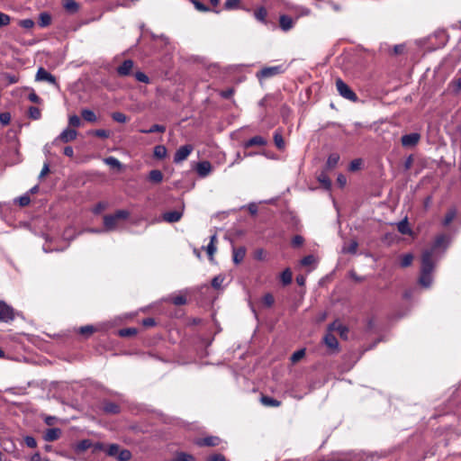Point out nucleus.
Here are the masks:
<instances>
[{
    "label": "nucleus",
    "mask_w": 461,
    "mask_h": 461,
    "mask_svg": "<svg viewBox=\"0 0 461 461\" xmlns=\"http://www.w3.org/2000/svg\"><path fill=\"white\" fill-rule=\"evenodd\" d=\"M450 239L446 234H438L429 249L422 251L421 266L419 283L424 287H429L432 283V272L435 261L438 260L447 249Z\"/></svg>",
    "instance_id": "1"
},
{
    "label": "nucleus",
    "mask_w": 461,
    "mask_h": 461,
    "mask_svg": "<svg viewBox=\"0 0 461 461\" xmlns=\"http://www.w3.org/2000/svg\"><path fill=\"white\" fill-rule=\"evenodd\" d=\"M130 216V212L126 210H118L113 214H106L104 216V226L106 230H113L116 228L119 220H126Z\"/></svg>",
    "instance_id": "2"
},
{
    "label": "nucleus",
    "mask_w": 461,
    "mask_h": 461,
    "mask_svg": "<svg viewBox=\"0 0 461 461\" xmlns=\"http://www.w3.org/2000/svg\"><path fill=\"white\" fill-rule=\"evenodd\" d=\"M336 87L339 94L344 98L353 102L357 100V94L341 78L336 80Z\"/></svg>",
    "instance_id": "3"
},
{
    "label": "nucleus",
    "mask_w": 461,
    "mask_h": 461,
    "mask_svg": "<svg viewBox=\"0 0 461 461\" xmlns=\"http://www.w3.org/2000/svg\"><path fill=\"white\" fill-rule=\"evenodd\" d=\"M285 72V68L282 65L273 66V67H266L263 68L257 73V77L259 80L269 78L275 77L276 75H280Z\"/></svg>",
    "instance_id": "4"
},
{
    "label": "nucleus",
    "mask_w": 461,
    "mask_h": 461,
    "mask_svg": "<svg viewBox=\"0 0 461 461\" xmlns=\"http://www.w3.org/2000/svg\"><path fill=\"white\" fill-rule=\"evenodd\" d=\"M15 318L14 309L5 301L0 300V321L10 322Z\"/></svg>",
    "instance_id": "5"
},
{
    "label": "nucleus",
    "mask_w": 461,
    "mask_h": 461,
    "mask_svg": "<svg viewBox=\"0 0 461 461\" xmlns=\"http://www.w3.org/2000/svg\"><path fill=\"white\" fill-rule=\"evenodd\" d=\"M194 150V147L191 144H185L176 149L174 156V163L178 164L187 158V157Z\"/></svg>",
    "instance_id": "6"
},
{
    "label": "nucleus",
    "mask_w": 461,
    "mask_h": 461,
    "mask_svg": "<svg viewBox=\"0 0 461 461\" xmlns=\"http://www.w3.org/2000/svg\"><path fill=\"white\" fill-rule=\"evenodd\" d=\"M77 136V131L75 129L68 127L53 140V144H57L58 142H70L76 140Z\"/></svg>",
    "instance_id": "7"
},
{
    "label": "nucleus",
    "mask_w": 461,
    "mask_h": 461,
    "mask_svg": "<svg viewBox=\"0 0 461 461\" xmlns=\"http://www.w3.org/2000/svg\"><path fill=\"white\" fill-rule=\"evenodd\" d=\"M221 438L218 436H206L195 439L194 444L200 447H217L221 443Z\"/></svg>",
    "instance_id": "8"
},
{
    "label": "nucleus",
    "mask_w": 461,
    "mask_h": 461,
    "mask_svg": "<svg viewBox=\"0 0 461 461\" xmlns=\"http://www.w3.org/2000/svg\"><path fill=\"white\" fill-rule=\"evenodd\" d=\"M420 140V134L418 132H412L410 134L402 135L401 138V143L405 148L415 147Z\"/></svg>",
    "instance_id": "9"
},
{
    "label": "nucleus",
    "mask_w": 461,
    "mask_h": 461,
    "mask_svg": "<svg viewBox=\"0 0 461 461\" xmlns=\"http://www.w3.org/2000/svg\"><path fill=\"white\" fill-rule=\"evenodd\" d=\"M36 80L37 81H46L52 86H58V81L56 77L47 71L44 68H40L36 73Z\"/></svg>",
    "instance_id": "10"
},
{
    "label": "nucleus",
    "mask_w": 461,
    "mask_h": 461,
    "mask_svg": "<svg viewBox=\"0 0 461 461\" xmlns=\"http://www.w3.org/2000/svg\"><path fill=\"white\" fill-rule=\"evenodd\" d=\"M184 213V205H182L180 210L169 211L166 212L162 214V219L166 222L175 223L181 220Z\"/></svg>",
    "instance_id": "11"
},
{
    "label": "nucleus",
    "mask_w": 461,
    "mask_h": 461,
    "mask_svg": "<svg viewBox=\"0 0 461 461\" xmlns=\"http://www.w3.org/2000/svg\"><path fill=\"white\" fill-rule=\"evenodd\" d=\"M133 67L134 62L131 59H125L119 67H117L116 72L120 77H128L131 75Z\"/></svg>",
    "instance_id": "12"
},
{
    "label": "nucleus",
    "mask_w": 461,
    "mask_h": 461,
    "mask_svg": "<svg viewBox=\"0 0 461 461\" xmlns=\"http://www.w3.org/2000/svg\"><path fill=\"white\" fill-rule=\"evenodd\" d=\"M195 170L199 176L205 177L212 172V167L211 162L203 160L196 164Z\"/></svg>",
    "instance_id": "13"
},
{
    "label": "nucleus",
    "mask_w": 461,
    "mask_h": 461,
    "mask_svg": "<svg viewBox=\"0 0 461 461\" xmlns=\"http://www.w3.org/2000/svg\"><path fill=\"white\" fill-rule=\"evenodd\" d=\"M328 330L329 331H338L341 339H347L348 338V328L337 321L329 324Z\"/></svg>",
    "instance_id": "14"
},
{
    "label": "nucleus",
    "mask_w": 461,
    "mask_h": 461,
    "mask_svg": "<svg viewBox=\"0 0 461 461\" xmlns=\"http://www.w3.org/2000/svg\"><path fill=\"white\" fill-rule=\"evenodd\" d=\"M267 143V141L265 138H263L262 136L257 135V136H254V137L250 138L249 140H246L244 142L243 146L245 149H249L253 146L263 147V146H266Z\"/></svg>",
    "instance_id": "15"
},
{
    "label": "nucleus",
    "mask_w": 461,
    "mask_h": 461,
    "mask_svg": "<svg viewBox=\"0 0 461 461\" xmlns=\"http://www.w3.org/2000/svg\"><path fill=\"white\" fill-rule=\"evenodd\" d=\"M294 25L293 18L287 14H282L279 17V26L284 32H288Z\"/></svg>",
    "instance_id": "16"
},
{
    "label": "nucleus",
    "mask_w": 461,
    "mask_h": 461,
    "mask_svg": "<svg viewBox=\"0 0 461 461\" xmlns=\"http://www.w3.org/2000/svg\"><path fill=\"white\" fill-rule=\"evenodd\" d=\"M103 411L107 414H118L121 411V407L118 403L111 401H105L103 403Z\"/></svg>",
    "instance_id": "17"
},
{
    "label": "nucleus",
    "mask_w": 461,
    "mask_h": 461,
    "mask_svg": "<svg viewBox=\"0 0 461 461\" xmlns=\"http://www.w3.org/2000/svg\"><path fill=\"white\" fill-rule=\"evenodd\" d=\"M93 442L90 439H82L76 443L73 447L77 454H82L90 447H92Z\"/></svg>",
    "instance_id": "18"
},
{
    "label": "nucleus",
    "mask_w": 461,
    "mask_h": 461,
    "mask_svg": "<svg viewBox=\"0 0 461 461\" xmlns=\"http://www.w3.org/2000/svg\"><path fill=\"white\" fill-rule=\"evenodd\" d=\"M246 256V248L239 247L233 248L232 259L235 265L241 263Z\"/></svg>",
    "instance_id": "19"
},
{
    "label": "nucleus",
    "mask_w": 461,
    "mask_h": 461,
    "mask_svg": "<svg viewBox=\"0 0 461 461\" xmlns=\"http://www.w3.org/2000/svg\"><path fill=\"white\" fill-rule=\"evenodd\" d=\"M397 230L402 235L411 236L413 234V231L409 225L407 217L397 223Z\"/></svg>",
    "instance_id": "20"
},
{
    "label": "nucleus",
    "mask_w": 461,
    "mask_h": 461,
    "mask_svg": "<svg viewBox=\"0 0 461 461\" xmlns=\"http://www.w3.org/2000/svg\"><path fill=\"white\" fill-rule=\"evenodd\" d=\"M61 435V429H59V428H52V429H47L45 435H44V439L46 441H55L57 439L59 438Z\"/></svg>",
    "instance_id": "21"
},
{
    "label": "nucleus",
    "mask_w": 461,
    "mask_h": 461,
    "mask_svg": "<svg viewBox=\"0 0 461 461\" xmlns=\"http://www.w3.org/2000/svg\"><path fill=\"white\" fill-rule=\"evenodd\" d=\"M339 158L340 157L338 153L330 154L325 164V169L331 170L335 168L339 161Z\"/></svg>",
    "instance_id": "22"
},
{
    "label": "nucleus",
    "mask_w": 461,
    "mask_h": 461,
    "mask_svg": "<svg viewBox=\"0 0 461 461\" xmlns=\"http://www.w3.org/2000/svg\"><path fill=\"white\" fill-rule=\"evenodd\" d=\"M223 8L227 11L243 9V10L249 12V8L242 7L240 0H226L223 5Z\"/></svg>",
    "instance_id": "23"
},
{
    "label": "nucleus",
    "mask_w": 461,
    "mask_h": 461,
    "mask_svg": "<svg viewBox=\"0 0 461 461\" xmlns=\"http://www.w3.org/2000/svg\"><path fill=\"white\" fill-rule=\"evenodd\" d=\"M163 180V173L159 169H153L149 173L148 181L152 184H159Z\"/></svg>",
    "instance_id": "24"
},
{
    "label": "nucleus",
    "mask_w": 461,
    "mask_h": 461,
    "mask_svg": "<svg viewBox=\"0 0 461 461\" xmlns=\"http://www.w3.org/2000/svg\"><path fill=\"white\" fill-rule=\"evenodd\" d=\"M260 402L264 406L267 407H278L281 405L280 401L267 395H262Z\"/></svg>",
    "instance_id": "25"
},
{
    "label": "nucleus",
    "mask_w": 461,
    "mask_h": 461,
    "mask_svg": "<svg viewBox=\"0 0 461 461\" xmlns=\"http://www.w3.org/2000/svg\"><path fill=\"white\" fill-rule=\"evenodd\" d=\"M324 343L327 345L328 348H332V349H336L338 348L339 347V342H338V339L337 338L331 334L330 332H328L325 336H324Z\"/></svg>",
    "instance_id": "26"
},
{
    "label": "nucleus",
    "mask_w": 461,
    "mask_h": 461,
    "mask_svg": "<svg viewBox=\"0 0 461 461\" xmlns=\"http://www.w3.org/2000/svg\"><path fill=\"white\" fill-rule=\"evenodd\" d=\"M254 16L258 22L267 24V11L264 6L257 8L254 11Z\"/></svg>",
    "instance_id": "27"
},
{
    "label": "nucleus",
    "mask_w": 461,
    "mask_h": 461,
    "mask_svg": "<svg viewBox=\"0 0 461 461\" xmlns=\"http://www.w3.org/2000/svg\"><path fill=\"white\" fill-rule=\"evenodd\" d=\"M38 23L41 28L48 27L51 23V15L47 12L41 13Z\"/></svg>",
    "instance_id": "28"
},
{
    "label": "nucleus",
    "mask_w": 461,
    "mask_h": 461,
    "mask_svg": "<svg viewBox=\"0 0 461 461\" xmlns=\"http://www.w3.org/2000/svg\"><path fill=\"white\" fill-rule=\"evenodd\" d=\"M63 7L71 14H75L79 10V5L75 0H64Z\"/></svg>",
    "instance_id": "29"
},
{
    "label": "nucleus",
    "mask_w": 461,
    "mask_h": 461,
    "mask_svg": "<svg viewBox=\"0 0 461 461\" xmlns=\"http://www.w3.org/2000/svg\"><path fill=\"white\" fill-rule=\"evenodd\" d=\"M138 330L133 327L123 328L118 330V335L122 338H130L137 335Z\"/></svg>",
    "instance_id": "30"
},
{
    "label": "nucleus",
    "mask_w": 461,
    "mask_h": 461,
    "mask_svg": "<svg viewBox=\"0 0 461 461\" xmlns=\"http://www.w3.org/2000/svg\"><path fill=\"white\" fill-rule=\"evenodd\" d=\"M167 150L164 145H157L154 148L153 155L158 159H164L167 157Z\"/></svg>",
    "instance_id": "31"
},
{
    "label": "nucleus",
    "mask_w": 461,
    "mask_h": 461,
    "mask_svg": "<svg viewBox=\"0 0 461 461\" xmlns=\"http://www.w3.org/2000/svg\"><path fill=\"white\" fill-rule=\"evenodd\" d=\"M81 116L88 122H95L97 121L95 113L90 109H83L81 111Z\"/></svg>",
    "instance_id": "32"
},
{
    "label": "nucleus",
    "mask_w": 461,
    "mask_h": 461,
    "mask_svg": "<svg viewBox=\"0 0 461 461\" xmlns=\"http://www.w3.org/2000/svg\"><path fill=\"white\" fill-rule=\"evenodd\" d=\"M413 255L411 253H406L400 257V266L402 268L408 267L412 264Z\"/></svg>",
    "instance_id": "33"
},
{
    "label": "nucleus",
    "mask_w": 461,
    "mask_h": 461,
    "mask_svg": "<svg viewBox=\"0 0 461 461\" xmlns=\"http://www.w3.org/2000/svg\"><path fill=\"white\" fill-rule=\"evenodd\" d=\"M165 131H166V127L164 125H161V124H153L149 129H140V132L146 133V134L154 133V132H161V133H163Z\"/></svg>",
    "instance_id": "34"
},
{
    "label": "nucleus",
    "mask_w": 461,
    "mask_h": 461,
    "mask_svg": "<svg viewBox=\"0 0 461 461\" xmlns=\"http://www.w3.org/2000/svg\"><path fill=\"white\" fill-rule=\"evenodd\" d=\"M274 141L276 148L280 150L284 149L285 147V143L284 138L282 136V132L280 131H276L274 132Z\"/></svg>",
    "instance_id": "35"
},
{
    "label": "nucleus",
    "mask_w": 461,
    "mask_h": 461,
    "mask_svg": "<svg viewBox=\"0 0 461 461\" xmlns=\"http://www.w3.org/2000/svg\"><path fill=\"white\" fill-rule=\"evenodd\" d=\"M281 282L284 285H288L292 283L293 274L290 268H285L280 276Z\"/></svg>",
    "instance_id": "36"
},
{
    "label": "nucleus",
    "mask_w": 461,
    "mask_h": 461,
    "mask_svg": "<svg viewBox=\"0 0 461 461\" xmlns=\"http://www.w3.org/2000/svg\"><path fill=\"white\" fill-rule=\"evenodd\" d=\"M456 208L449 209L444 217L442 224L444 226L449 225L453 221V220L456 218Z\"/></svg>",
    "instance_id": "37"
},
{
    "label": "nucleus",
    "mask_w": 461,
    "mask_h": 461,
    "mask_svg": "<svg viewBox=\"0 0 461 461\" xmlns=\"http://www.w3.org/2000/svg\"><path fill=\"white\" fill-rule=\"evenodd\" d=\"M318 181L324 186L326 189H330L331 187V181L329 177V176L325 172H321L318 176Z\"/></svg>",
    "instance_id": "38"
},
{
    "label": "nucleus",
    "mask_w": 461,
    "mask_h": 461,
    "mask_svg": "<svg viewBox=\"0 0 461 461\" xmlns=\"http://www.w3.org/2000/svg\"><path fill=\"white\" fill-rule=\"evenodd\" d=\"M449 88L454 94L457 95L461 91V77L454 78L449 83Z\"/></svg>",
    "instance_id": "39"
},
{
    "label": "nucleus",
    "mask_w": 461,
    "mask_h": 461,
    "mask_svg": "<svg viewBox=\"0 0 461 461\" xmlns=\"http://www.w3.org/2000/svg\"><path fill=\"white\" fill-rule=\"evenodd\" d=\"M358 243L356 240H351L347 246L342 249L343 253L356 254Z\"/></svg>",
    "instance_id": "40"
},
{
    "label": "nucleus",
    "mask_w": 461,
    "mask_h": 461,
    "mask_svg": "<svg viewBox=\"0 0 461 461\" xmlns=\"http://www.w3.org/2000/svg\"><path fill=\"white\" fill-rule=\"evenodd\" d=\"M119 461H129L131 458V453L130 450L123 448L119 449L118 455L115 457Z\"/></svg>",
    "instance_id": "41"
},
{
    "label": "nucleus",
    "mask_w": 461,
    "mask_h": 461,
    "mask_svg": "<svg viewBox=\"0 0 461 461\" xmlns=\"http://www.w3.org/2000/svg\"><path fill=\"white\" fill-rule=\"evenodd\" d=\"M95 331H96V328L93 325L82 326L79 328V330H78L79 334L86 336V337H89Z\"/></svg>",
    "instance_id": "42"
},
{
    "label": "nucleus",
    "mask_w": 461,
    "mask_h": 461,
    "mask_svg": "<svg viewBox=\"0 0 461 461\" xmlns=\"http://www.w3.org/2000/svg\"><path fill=\"white\" fill-rule=\"evenodd\" d=\"M120 449V446L118 444H111L105 448V453L109 456L116 457Z\"/></svg>",
    "instance_id": "43"
},
{
    "label": "nucleus",
    "mask_w": 461,
    "mask_h": 461,
    "mask_svg": "<svg viewBox=\"0 0 461 461\" xmlns=\"http://www.w3.org/2000/svg\"><path fill=\"white\" fill-rule=\"evenodd\" d=\"M169 301L176 306L184 305L187 302L186 297L182 294L172 296L170 297Z\"/></svg>",
    "instance_id": "44"
},
{
    "label": "nucleus",
    "mask_w": 461,
    "mask_h": 461,
    "mask_svg": "<svg viewBox=\"0 0 461 461\" xmlns=\"http://www.w3.org/2000/svg\"><path fill=\"white\" fill-rule=\"evenodd\" d=\"M262 303L267 308L272 307L275 303L273 294L270 293L265 294L264 296L262 297Z\"/></svg>",
    "instance_id": "45"
},
{
    "label": "nucleus",
    "mask_w": 461,
    "mask_h": 461,
    "mask_svg": "<svg viewBox=\"0 0 461 461\" xmlns=\"http://www.w3.org/2000/svg\"><path fill=\"white\" fill-rule=\"evenodd\" d=\"M29 117L32 120H39L41 116V110L36 106H30L28 110Z\"/></svg>",
    "instance_id": "46"
},
{
    "label": "nucleus",
    "mask_w": 461,
    "mask_h": 461,
    "mask_svg": "<svg viewBox=\"0 0 461 461\" xmlns=\"http://www.w3.org/2000/svg\"><path fill=\"white\" fill-rule=\"evenodd\" d=\"M224 279L225 277L223 276L218 275L212 279L211 285L214 289L219 290L221 288Z\"/></svg>",
    "instance_id": "47"
},
{
    "label": "nucleus",
    "mask_w": 461,
    "mask_h": 461,
    "mask_svg": "<svg viewBox=\"0 0 461 461\" xmlns=\"http://www.w3.org/2000/svg\"><path fill=\"white\" fill-rule=\"evenodd\" d=\"M304 356H305V348H301V349H298V350L294 351L292 354V356L290 357V360L293 363H296L299 360H301Z\"/></svg>",
    "instance_id": "48"
},
{
    "label": "nucleus",
    "mask_w": 461,
    "mask_h": 461,
    "mask_svg": "<svg viewBox=\"0 0 461 461\" xmlns=\"http://www.w3.org/2000/svg\"><path fill=\"white\" fill-rule=\"evenodd\" d=\"M215 240H216V235L214 234L211 237L210 243L206 247V251L210 258H212L213 254L216 252V247L214 245Z\"/></svg>",
    "instance_id": "49"
},
{
    "label": "nucleus",
    "mask_w": 461,
    "mask_h": 461,
    "mask_svg": "<svg viewBox=\"0 0 461 461\" xmlns=\"http://www.w3.org/2000/svg\"><path fill=\"white\" fill-rule=\"evenodd\" d=\"M112 118L114 122H120V123H125L128 121L127 116L121 112H114L112 113Z\"/></svg>",
    "instance_id": "50"
},
{
    "label": "nucleus",
    "mask_w": 461,
    "mask_h": 461,
    "mask_svg": "<svg viewBox=\"0 0 461 461\" xmlns=\"http://www.w3.org/2000/svg\"><path fill=\"white\" fill-rule=\"evenodd\" d=\"M104 162L112 167L121 169L122 163L114 157H108L104 159Z\"/></svg>",
    "instance_id": "51"
},
{
    "label": "nucleus",
    "mask_w": 461,
    "mask_h": 461,
    "mask_svg": "<svg viewBox=\"0 0 461 461\" xmlns=\"http://www.w3.org/2000/svg\"><path fill=\"white\" fill-rule=\"evenodd\" d=\"M205 461H229L226 456L221 453H213L206 456Z\"/></svg>",
    "instance_id": "52"
},
{
    "label": "nucleus",
    "mask_w": 461,
    "mask_h": 461,
    "mask_svg": "<svg viewBox=\"0 0 461 461\" xmlns=\"http://www.w3.org/2000/svg\"><path fill=\"white\" fill-rule=\"evenodd\" d=\"M192 4L195 7V9L199 12L206 13L209 12L211 9L206 5L203 4L199 0H191Z\"/></svg>",
    "instance_id": "53"
},
{
    "label": "nucleus",
    "mask_w": 461,
    "mask_h": 461,
    "mask_svg": "<svg viewBox=\"0 0 461 461\" xmlns=\"http://www.w3.org/2000/svg\"><path fill=\"white\" fill-rule=\"evenodd\" d=\"M68 124L71 127L78 128V127L81 126V120L76 114L70 115L69 118H68Z\"/></svg>",
    "instance_id": "54"
},
{
    "label": "nucleus",
    "mask_w": 461,
    "mask_h": 461,
    "mask_svg": "<svg viewBox=\"0 0 461 461\" xmlns=\"http://www.w3.org/2000/svg\"><path fill=\"white\" fill-rule=\"evenodd\" d=\"M4 79L7 82L8 85H13L18 82L19 77L14 74L5 73L3 74Z\"/></svg>",
    "instance_id": "55"
},
{
    "label": "nucleus",
    "mask_w": 461,
    "mask_h": 461,
    "mask_svg": "<svg viewBox=\"0 0 461 461\" xmlns=\"http://www.w3.org/2000/svg\"><path fill=\"white\" fill-rule=\"evenodd\" d=\"M303 243H304V238L301 235L294 236L291 240V245L294 248H299V247L303 246Z\"/></svg>",
    "instance_id": "56"
},
{
    "label": "nucleus",
    "mask_w": 461,
    "mask_h": 461,
    "mask_svg": "<svg viewBox=\"0 0 461 461\" xmlns=\"http://www.w3.org/2000/svg\"><path fill=\"white\" fill-rule=\"evenodd\" d=\"M134 77L139 82L145 83V84H149V77L144 72L137 71L134 74Z\"/></svg>",
    "instance_id": "57"
},
{
    "label": "nucleus",
    "mask_w": 461,
    "mask_h": 461,
    "mask_svg": "<svg viewBox=\"0 0 461 461\" xmlns=\"http://www.w3.org/2000/svg\"><path fill=\"white\" fill-rule=\"evenodd\" d=\"M19 25L23 29H32L35 25V23L32 19H23L19 21Z\"/></svg>",
    "instance_id": "58"
},
{
    "label": "nucleus",
    "mask_w": 461,
    "mask_h": 461,
    "mask_svg": "<svg viewBox=\"0 0 461 461\" xmlns=\"http://www.w3.org/2000/svg\"><path fill=\"white\" fill-rule=\"evenodd\" d=\"M11 122V113L8 112L0 113V123L4 126L8 125Z\"/></svg>",
    "instance_id": "59"
},
{
    "label": "nucleus",
    "mask_w": 461,
    "mask_h": 461,
    "mask_svg": "<svg viewBox=\"0 0 461 461\" xmlns=\"http://www.w3.org/2000/svg\"><path fill=\"white\" fill-rule=\"evenodd\" d=\"M11 23L10 15L0 12V28L7 26Z\"/></svg>",
    "instance_id": "60"
},
{
    "label": "nucleus",
    "mask_w": 461,
    "mask_h": 461,
    "mask_svg": "<svg viewBox=\"0 0 461 461\" xmlns=\"http://www.w3.org/2000/svg\"><path fill=\"white\" fill-rule=\"evenodd\" d=\"M93 134L101 139H107L110 136V131L104 129H98L94 131Z\"/></svg>",
    "instance_id": "61"
},
{
    "label": "nucleus",
    "mask_w": 461,
    "mask_h": 461,
    "mask_svg": "<svg viewBox=\"0 0 461 461\" xmlns=\"http://www.w3.org/2000/svg\"><path fill=\"white\" fill-rule=\"evenodd\" d=\"M141 324L145 328H151L157 325V321L154 318L149 317L142 320Z\"/></svg>",
    "instance_id": "62"
},
{
    "label": "nucleus",
    "mask_w": 461,
    "mask_h": 461,
    "mask_svg": "<svg viewBox=\"0 0 461 461\" xmlns=\"http://www.w3.org/2000/svg\"><path fill=\"white\" fill-rule=\"evenodd\" d=\"M18 203L21 207H25L30 204L31 198L27 194H23L18 198Z\"/></svg>",
    "instance_id": "63"
},
{
    "label": "nucleus",
    "mask_w": 461,
    "mask_h": 461,
    "mask_svg": "<svg viewBox=\"0 0 461 461\" xmlns=\"http://www.w3.org/2000/svg\"><path fill=\"white\" fill-rule=\"evenodd\" d=\"M24 443L28 447L34 448L37 447V441L32 436H26L24 438Z\"/></svg>",
    "instance_id": "64"
}]
</instances>
